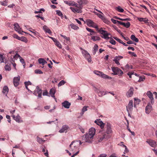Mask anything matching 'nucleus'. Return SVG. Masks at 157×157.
Returning a JSON list of instances; mask_svg holds the SVG:
<instances>
[{"label": "nucleus", "instance_id": "dca6fc26", "mask_svg": "<svg viewBox=\"0 0 157 157\" xmlns=\"http://www.w3.org/2000/svg\"><path fill=\"white\" fill-rule=\"evenodd\" d=\"M134 89L132 87H131L130 89L126 93V96L127 97L129 98L132 96L133 94Z\"/></svg>", "mask_w": 157, "mask_h": 157}, {"label": "nucleus", "instance_id": "473e14b6", "mask_svg": "<svg viewBox=\"0 0 157 157\" xmlns=\"http://www.w3.org/2000/svg\"><path fill=\"white\" fill-rule=\"evenodd\" d=\"M131 39L133 41H135L136 42H139L138 39L136 38L135 36L134 35H132L131 36Z\"/></svg>", "mask_w": 157, "mask_h": 157}, {"label": "nucleus", "instance_id": "c756f323", "mask_svg": "<svg viewBox=\"0 0 157 157\" xmlns=\"http://www.w3.org/2000/svg\"><path fill=\"white\" fill-rule=\"evenodd\" d=\"M86 0H78L77 2L79 4V6H82L83 4H86Z\"/></svg>", "mask_w": 157, "mask_h": 157}, {"label": "nucleus", "instance_id": "20e7f679", "mask_svg": "<svg viewBox=\"0 0 157 157\" xmlns=\"http://www.w3.org/2000/svg\"><path fill=\"white\" fill-rule=\"evenodd\" d=\"M112 70L114 72V75H121L123 74V72L117 67H112Z\"/></svg>", "mask_w": 157, "mask_h": 157}, {"label": "nucleus", "instance_id": "2f4dec72", "mask_svg": "<svg viewBox=\"0 0 157 157\" xmlns=\"http://www.w3.org/2000/svg\"><path fill=\"white\" fill-rule=\"evenodd\" d=\"M86 57L87 59L89 62H90L91 61V57L90 55L87 52L86 53Z\"/></svg>", "mask_w": 157, "mask_h": 157}, {"label": "nucleus", "instance_id": "b1692460", "mask_svg": "<svg viewBox=\"0 0 157 157\" xmlns=\"http://www.w3.org/2000/svg\"><path fill=\"white\" fill-rule=\"evenodd\" d=\"M43 29L46 33H47L49 34L52 33L51 31L49 28L46 25H44L43 26Z\"/></svg>", "mask_w": 157, "mask_h": 157}, {"label": "nucleus", "instance_id": "c03bdc74", "mask_svg": "<svg viewBox=\"0 0 157 157\" xmlns=\"http://www.w3.org/2000/svg\"><path fill=\"white\" fill-rule=\"evenodd\" d=\"M65 82L64 80L61 81L58 84V86H60L64 85L65 83Z\"/></svg>", "mask_w": 157, "mask_h": 157}, {"label": "nucleus", "instance_id": "bb28decb", "mask_svg": "<svg viewBox=\"0 0 157 157\" xmlns=\"http://www.w3.org/2000/svg\"><path fill=\"white\" fill-rule=\"evenodd\" d=\"M91 39L92 40L94 41H96L97 40H100L101 38L97 36H91Z\"/></svg>", "mask_w": 157, "mask_h": 157}, {"label": "nucleus", "instance_id": "0e129e2a", "mask_svg": "<svg viewBox=\"0 0 157 157\" xmlns=\"http://www.w3.org/2000/svg\"><path fill=\"white\" fill-rule=\"evenodd\" d=\"M128 53L129 54L131 55L132 54H133V56L135 57H136L137 56L136 55L134 52H129Z\"/></svg>", "mask_w": 157, "mask_h": 157}, {"label": "nucleus", "instance_id": "2eb2a0df", "mask_svg": "<svg viewBox=\"0 0 157 157\" xmlns=\"http://www.w3.org/2000/svg\"><path fill=\"white\" fill-rule=\"evenodd\" d=\"M149 144L152 147H155L157 146L156 142L155 140H149L147 141Z\"/></svg>", "mask_w": 157, "mask_h": 157}, {"label": "nucleus", "instance_id": "5fc2aeb1", "mask_svg": "<svg viewBox=\"0 0 157 157\" xmlns=\"http://www.w3.org/2000/svg\"><path fill=\"white\" fill-rule=\"evenodd\" d=\"M0 4L1 5L3 6H7V2L6 1L4 2H1Z\"/></svg>", "mask_w": 157, "mask_h": 157}, {"label": "nucleus", "instance_id": "cd10ccee", "mask_svg": "<svg viewBox=\"0 0 157 157\" xmlns=\"http://www.w3.org/2000/svg\"><path fill=\"white\" fill-rule=\"evenodd\" d=\"M65 3L69 6H73L74 1H64Z\"/></svg>", "mask_w": 157, "mask_h": 157}, {"label": "nucleus", "instance_id": "e433bc0d", "mask_svg": "<svg viewBox=\"0 0 157 157\" xmlns=\"http://www.w3.org/2000/svg\"><path fill=\"white\" fill-rule=\"evenodd\" d=\"M102 20L105 23L108 25L109 24L111 23L110 22L109 20H108L105 17L103 18Z\"/></svg>", "mask_w": 157, "mask_h": 157}, {"label": "nucleus", "instance_id": "79ce46f5", "mask_svg": "<svg viewBox=\"0 0 157 157\" xmlns=\"http://www.w3.org/2000/svg\"><path fill=\"white\" fill-rule=\"evenodd\" d=\"M20 62L22 64H23L24 67H25V64L24 59H22L21 57H20Z\"/></svg>", "mask_w": 157, "mask_h": 157}, {"label": "nucleus", "instance_id": "680f3d73", "mask_svg": "<svg viewBox=\"0 0 157 157\" xmlns=\"http://www.w3.org/2000/svg\"><path fill=\"white\" fill-rule=\"evenodd\" d=\"M79 128L82 133H84L85 132L84 129L82 127L80 126Z\"/></svg>", "mask_w": 157, "mask_h": 157}, {"label": "nucleus", "instance_id": "ddd939ff", "mask_svg": "<svg viewBox=\"0 0 157 157\" xmlns=\"http://www.w3.org/2000/svg\"><path fill=\"white\" fill-rule=\"evenodd\" d=\"M20 80V77L18 76L17 77H15L13 79V83L15 86H17L19 83Z\"/></svg>", "mask_w": 157, "mask_h": 157}, {"label": "nucleus", "instance_id": "052dcab7", "mask_svg": "<svg viewBox=\"0 0 157 157\" xmlns=\"http://www.w3.org/2000/svg\"><path fill=\"white\" fill-rule=\"evenodd\" d=\"M87 107H88V106H84L82 109V112H84L85 111H87Z\"/></svg>", "mask_w": 157, "mask_h": 157}, {"label": "nucleus", "instance_id": "412c9836", "mask_svg": "<svg viewBox=\"0 0 157 157\" xmlns=\"http://www.w3.org/2000/svg\"><path fill=\"white\" fill-rule=\"evenodd\" d=\"M118 24L123 25L126 28H128L130 26V23L129 22H127L126 23H125L121 21H118Z\"/></svg>", "mask_w": 157, "mask_h": 157}, {"label": "nucleus", "instance_id": "f257e3e1", "mask_svg": "<svg viewBox=\"0 0 157 157\" xmlns=\"http://www.w3.org/2000/svg\"><path fill=\"white\" fill-rule=\"evenodd\" d=\"M86 22L87 25L89 27L96 29L98 32L102 35L101 36L102 38L106 40L110 38L108 36L110 35V34L108 33L107 31L103 30L102 28L99 29L97 25L92 21L90 19H87L86 21Z\"/></svg>", "mask_w": 157, "mask_h": 157}, {"label": "nucleus", "instance_id": "423d86ee", "mask_svg": "<svg viewBox=\"0 0 157 157\" xmlns=\"http://www.w3.org/2000/svg\"><path fill=\"white\" fill-rule=\"evenodd\" d=\"M82 6H79V7H77L76 8H75L72 7H70V9L74 13H75L76 12L78 13H81L82 12Z\"/></svg>", "mask_w": 157, "mask_h": 157}, {"label": "nucleus", "instance_id": "e2e57ef3", "mask_svg": "<svg viewBox=\"0 0 157 157\" xmlns=\"http://www.w3.org/2000/svg\"><path fill=\"white\" fill-rule=\"evenodd\" d=\"M120 20L122 21H130L131 19L130 18H125V19H122L121 18Z\"/></svg>", "mask_w": 157, "mask_h": 157}, {"label": "nucleus", "instance_id": "9b49d317", "mask_svg": "<svg viewBox=\"0 0 157 157\" xmlns=\"http://www.w3.org/2000/svg\"><path fill=\"white\" fill-rule=\"evenodd\" d=\"M146 94L151 100V104L152 105L154 103V100L152 94L150 91H148Z\"/></svg>", "mask_w": 157, "mask_h": 157}, {"label": "nucleus", "instance_id": "ea45409f", "mask_svg": "<svg viewBox=\"0 0 157 157\" xmlns=\"http://www.w3.org/2000/svg\"><path fill=\"white\" fill-rule=\"evenodd\" d=\"M37 141L40 144H42L44 142L45 140H44L42 138L37 137Z\"/></svg>", "mask_w": 157, "mask_h": 157}, {"label": "nucleus", "instance_id": "09e8293b", "mask_svg": "<svg viewBox=\"0 0 157 157\" xmlns=\"http://www.w3.org/2000/svg\"><path fill=\"white\" fill-rule=\"evenodd\" d=\"M56 45L59 48H61L62 46L60 43L57 41L55 43Z\"/></svg>", "mask_w": 157, "mask_h": 157}, {"label": "nucleus", "instance_id": "49530a36", "mask_svg": "<svg viewBox=\"0 0 157 157\" xmlns=\"http://www.w3.org/2000/svg\"><path fill=\"white\" fill-rule=\"evenodd\" d=\"M86 30L89 32H90L91 33H96L94 32L93 30L91 29L88 28V27L86 28Z\"/></svg>", "mask_w": 157, "mask_h": 157}, {"label": "nucleus", "instance_id": "6e6d98bb", "mask_svg": "<svg viewBox=\"0 0 157 157\" xmlns=\"http://www.w3.org/2000/svg\"><path fill=\"white\" fill-rule=\"evenodd\" d=\"M113 38L116 40L118 42L120 43H122V41L121 40L118 38L116 37H113Z\"/></svg>", "mask_w": 157, "mask_h": 157}, {"label": "nucleus", "instance_id": "c85d7f7f", "mask_svg": "<svg viewBox=\"0 0 157 157\" xmlns=\"http://www.w3.org/2000/svg\"><path fill=\"white\" fill-rule=\"evenodd\" d=\"M55 93V90L54 89H51L49 92L51 96L53 98H55V96H54Z\"/></svg>", "mask_w": 157, "mask_h": 157}, {"label": "nucleus", "instance_id": "0eeeda50", "mask_svg": "<svg viewBox=\"0 0 157 157\" xmlns=\"http://www.w3.org/2000/svg\"><path fill=\"white\" fill-rule=\"evenodd\" d=\"M42 90L40 89L38 86H37L36 88L34 91V94L35 95H37L38 94V97L39 98H41L42 96Z\"/></svg>", "mask_w": 157, "mask_h": 157}, {"label": "nucleus", "instance_id": "603ef678", "mask_svg": "<svg viewBox=\"0 0 157 157\" xmlns=\"http://www.w3.org/2000/svg\"><path fill=\"white\" fill-rule=\"evenodd\" d=\"M123 58V57L122 56H116L114 59V60H116L118 61L120 60L121 59H122Z\"/></svg>", "mask_w": 157, "mask_h": 157}, {"label": "nucleus", "instance_id": "a19ab883", "mask_svg": "<svg viewBox=\"0 0 157 157\" xmlns=\"http://www.w3.org/2000/svg\"><path fill=\"white\" fill-rule=\"evenodd\" d=\"M5 68L6 70V71H9L11 69L10 64L9 65H8V64H6Z\"/></svg>", "mask_w": 157, "mask_h": 157}, {"label": "nucleus", "instance_id": "37998d69", "mask_svg": "<svg viewBox=\"0 0 157 157\" xmlns=\"http://www.w3.org/2000/svg\"><path fill=\"white\" fill-rule=\"evenodd\" d=\"M4 57L2 55L0 54V63L4 62Z\"/></svg>", "mask_w": 157, "mask_h": 157}, {"label": "nucleus", "instance_id": "6ab92c4d", "mask_svg": "<svg viewBox=\"0 0 157 157\" xmlns=\"http://www.w3.org/2000/svg\"><path fill=\"white\" fill-rule=\"evenodd\" d=\"M62 106L65 108L68 109L71 105V103L67 101H66L62 103Z\"/></svg>", "mask_w": 157, "mask_h": 157}, {"label": "nucleus", "instance_id": "9d476101", "mask_svg": "<svg viewBox=\"0 0 157 157\" xmlns=\"http://www.w3.org/2000/svg\"><path fill=\"white\" fill-rule=\"evenodd\" d=\"M14 28L15 30L16 31L18 32V33L21 34L22 32H24L22 30V29L20 28V26L18 23H15L14 24Z\"/></svg>", "mask_w": 157, "mask_h": 157}, {"label": "nucleus", "instance_id": "f3484780", "mask_svg": "<svg viewBox=\"0 0 157 157\" xmlns=\"http://www.w3.org/2000/svg\"><path fill=\"white\" fill-rule=\"evenodd\" d=\"M152 106L151 105L150 103H148L147 105L145 108V112L146 113L148 114L151 112L152 110Z\"/></svg>", "mask_w": 157, "mask_h": 157}, {"label": "nucleus", "instance_id": "5701e85b", "mask_svg": "<svg viewBox=\"0 0 157 157\" xmlns=\"http://www.w3.org/2000/svg\"><path fill=\"white\" fill-rule=\"evenodd\" d=\"M25 27H26L27 29H29V30L30 32L33 33L35 35H36L38 34V33L36 31H35V30L32 29L31 28H29V27L28 25H25Z\"/></svg>", "mask_w": 157, "mask_h": 157}, {"label": "nucleus", "instance_id": "8fccbe9b", "mask_svg": "<svg viewBox=\"0 0 157 157\" xmlns=\"http://www.w3.org/2000/svg\"><path fill=\"white\" fill-rule=\"evenodd\" d=\"M109 42L111 43V44L113 45H115L116 43V41L112 39H110L109 41Z\"/></svg>", "mask_w": 157, "mask_h": 157}, {"label": "nucleus", "instance_id": "f03ea898", "mask_svg": "<svg viewBox=\"0 0 157 157\" xmlns=\"http://www.w3.org/2000/svg\"><path fill=\"white\" fill-rule=\"evenodd\" d=\"M96 130L95 128H92L90 129L88 133H86L84 138L85 141L91 143L93 140V137L95 134Z\"/></svg>", "mask_w": 157, "mask_h": 157}, {"label": "nucleus", "instance_id": "864d4df0", "mask_svg": "<svg viewBox=\"0 0 157 157\" xmlns=\"http://www.w3.org/2000/svg\"><path fill=\"white\" fill-rule=\"evenodd\" d=\"M123 147H125V150L124 151V154H125V152L126 153H128V152L129 151L128 150L127 147L124 145H123Z\"/></svg>", "mask_w": 157, "mask_h": 157}, {"label": "nucleus", "instance_id": "bf43d9fd", "mask_svg": "<svg viewBox=\"0 0 157 157\" xmlns=\"http://www.w3.org/2000/svg\"><path fill=\"white\" fill-rule=\"evenodd\" d=\"M137 20L140 22H142L144 21V18L143 17H138Z\"/></svg>", "mask_w": 157, "mask_h": 157}, {"label": "nucleus", "instance_id": "7c9ffc66", "mask_svg": "<svg viewBox=\"0 0 157 157\" xmlns=\"http://www.w3.org/2000/svg\"><path fill=\"white\" fill-rule=\"evenodd\" d=\"M9 89L8 87L7 86H5L4 87L2 92L4 94H7L8 92Z\"/></svg>", "mask_w": 157, "mask_h": 157}, {"label": "nucleus", "instance_id": "de8ad7c7", "mask_svg": "<svg viewBox=\"0 0 157 157\" xmlns=\"http://www.w3.org/2000/svg\"><path fill=\"white\" fill-rule=\"evenodd\" d=\"M35 73L36 74H43V73L42 72V71L39 69L36 70L35 71Z\"/></svg>", "mask_w": 157, "mask_h": 157}, {"label": "nucleus", "instance_id": "f704fd0d", "mask_svg": "<svg viewBox=\"0 0 157 157\" xmlns=\"http://www.w3.org/2000/svg\"><path fill=\"white\" fill-rule=\"evenodd\" d=\"M13 59L12 58H11L12 61L13 62H14V61L15 59L17 60L18 59V58H19V59H20V57L21 56L18 54H16L14 56H13Z\"/></svg>", "mask_w": 157, "mask_h": 157}, {"label": "nucleus", "instance_id": "39448f33", "mask_svg": "<svg viewBox=\"0 0 157 157\" xmlns=\"http://www.w3.org/2000/svg\"><path fill=\"white\" fill-rule=\"evenodd\" d=\"M94 72L95 74L98 75L100 76L103 78H107L109 79L111 78V77H110L104 74L102 72L98 71L95 70L94 71Z\"/></svg>", "mask_w": 157, "mask_h": 157}, {"label": "nucleus", "instance_id": "aec40b11", "mask_svg": "<svg viewBox=\"0 0 157 157\" xmlns=\"http://www.w3.org/2000/svg\"><path fill=\"white\" fill-rule=\"evenodd\" d=\"M98 94L99 96L102 97L103 95H105L107 94L106 92L102 91L99 89L96 88L95 90Z\"/></svg>", "mask_w": 157, "mask_h": 157}, {"label": "nucleus", "instance_id": "4be33fe9", "mask_svg": "<svg viewBox=\"0 0 157 157\" xmlns=\"http://www.w3.org/2000/svg\"><path fill=\"white\" fill-rule=\"evenodd\" d=\"M12 117L13 118L18 122H22V121L21 119V117L19 115H17L15 117L14 115H13Z\"/></svg>", "mask_w": 157, "mask_h": 157}, {"label": "nucleus", "instance_id": "a878e982", "mask_svg": "<svg viewBox=\"0 0 157 157\" xmlns=\"http://www.w3.org/2000/svg\"><path fill=\"white\" fill-rule=\"evenodd\" d=\"M38 62L40 64H42L43 65L47 63L44 59L43 58H39L38 60Z\"/></svg>", "mask_w": 157, "mask_h": 157}, {"label": "nucleus", "instance_id": "4d7b16f0", "mask_svg": "<svg viewBox=\"0 0 157 157\" xmlns=\"http://www.w3.org/2000/svg\"><path fill=\"white\" fill-rule=\"evenodd\" d=\"M111 20L112 22L114 24H116L117 23H118V21H119L115 20L113 18L111 19Z\"/></svg>", "mask_w": 157, "mask_h": 157}, {"label": "nucleus", "instance_id": "774afa93", "mask_svg": "<svg viewBox=\"0 0 157 157\" xmlns=\"http://www.w3.org/2000/svg\"><path fill=\"white\" fill-rule=\"evenodd\" d=\"M107 155L105 154H102L100 155L98 157H106Z\"/></svg>", "mask_w": 157, "mask_h": 157}, {"label": "nucleus", "instance_id": "c9c22d12", "mask_svg": "<svg viewBox=\"0 0 157 157\" xmlns=\"http://www.w3.org/2000/svg\"><path fill=\"white\" fill-rule=\"evenodd\" d=\"M70 26L72 29L75 30H76L79 29V28L78 26L73 23L71 24Z\"/></svg>", "mask_w": 157, "mask_h": 157}, {"label": "nucleus", "instance_id": "72a5a7b5", "mask_svg": "<svg viewBox=\"0 0 157 157\" xmlns=\"http://www.w3.org/2000/svg\"><path fill=\"white\" fill-rule=\"evenodd\" d=\"M19 40H21L22 41L24 42L25 43H27L28 41L27 39L24 36H22L21 37H20Z\"/></svg>", "mask_w": 157, "mask_h": 157}, {"label": "nucleus", "instance_id": "a211bd4d", "mask_svg": "<svg viewBox=\"0 0 157 157\" xmlns=\"http://www.w3.org/2000/svg\"><path fill=\"white\" fill-rule=\"evenodd\" d=\"M69 128V127L67 125H63L61 129L59 130V132L60 133H63L64 132H66L67 131V130H68Z\"/></svg>", "mask_w": 157, "mask_h": 157}, {"label": "nucleus", "instance_id": "13d9d810", "mask_svg": "<svg viewBox=\"0 0 157 157\" xmlns=\"http://www.w3.org/2000/svg\"><path fill=\"white\" fill-rule=\"evenodd\" d=\"M13 38H16L17 39H18V40H19V38H20V37L19 36L17 35L16 34H13Z\"/></svg>", "mask_w": 157, "mask_h": 157}, {"label": "nucleus", "instance_id": "338daca9", "mask_svg": "<svg viewBox=\"0 0 157 157\" xmlns=\"http://www.w3.org/2000/svg\"><path fill=\"white\" fill-rule=\"evenodd\" d=\"M149 20L147 18H144V21L145 24H147V23H148V21Z\"/></svg>", "mask_w": 157, "mask_h": 157}, {"label": "nucleus", "instance_id": "4c0bfd02", "mask_svg": "<svg viewBox=\"0 0 157 157\" xmlns=\"http://www.w3.org/2000/svg\"><path fill=\"white\" fill-rule=\"evenodd\" d=\"M25 87L26 89L29 91V89L28 88V86L29 85H31V83L30 81L26 82H25Z\"/></svg>", "mask_w": 157, "mask_h": 157}, {"label": "nucleus", "instance_id": "1a4fd4ad", "mask_svg": "<svg viewBox=\"0 0 157 157\" xmlns=\"http://www.w3.org/2000/svg\"><path fill=\"white\" fill-rule=\"evenodd\" d=\"M106 132L105 133H106V135H109V134L112 133V132L110 124L107 123L106 125Z\"/></svg>", "mask_w": 157, "mask_h": 157}, {"label": "nucleus", "instance_id": "6e6552de", "mask_svg": "<svg viewBox=\"0 0 157 157\" xmlns=\"http://www.w3.org/2000/svg\"><path fill=\"white\" fill-rule=\"evenodd\" d=\"M110 136L109 135H106L105 133L101 136H100L98 138V140L99 142H101L103 140H105L109 138Z\"/></svg>", "mask_w": 157, "mask_h": 157}, {"label": "nucleus", "instance_id": "f8f14e48", "mask_svg": "<svg viewBox=\"0 0 157 157\" xmlns=\"http://www.w3.org/2000/svg\"><path fill=\"white\" fill-rule=\"evenodd\" d=\"M133 107V101L132 100H131L129 101L128 105L126 106L127 111L129 112V111H132Z\"/></svg>", "mask_w": 157, "mask_h": 157}, {"label": "nucleus", "instance_id": "69168bd1", "mask_svg": "<svg viewBox=\"0 0 157 157\" xmlns=\"http://www.w3.org/2000/svg\"><path fill=\"white\" fill-rule=\"evenodd\" d=\"M128 53L129 54L131 55L132 54H133V56L135 57H136L137 56L136 55L134 52H129Z\"/></svg>", "mask_w": 157, "mask_h": 157}, {"label": "nucleus", "instance_id": "393cba45", "mask_svg": "<svg viewBox=\"0 0 157 157\" xmlns=\"http://www.w3.org/2000/svg\"><path fill=\"white\" fill-rule=\"evenodd\" d=\"M98 46L97 44H95L93 48V53L94 55H95L96 52L98 50Z\"/></svg>", "mask_w": 157, "mask_h": 157}, {"label": "nucleus", "instance_id": "58836bf2", "mask_svg": "<svg viewBox=\"0 0 157 157\" xmlns=\"http://www.w3.org/2000/svg\"><path fill=\"white\" fill-rule=\"evenodd\" d=\"M116 9L117 11L120 12H123L124 11V10L121 8L120 6H118L117 7H116Z\"/></svg>", "mask_w": 157, "mask_h": 157}, {"label": "nucleus", "instance_id": "4468645a", "mask_svg": "<svg viewBox=\"0 0 157 157\" xmlns=\"http://www.w3.org/2000/svg\"><path fill=\"white\" fill-rule=\"evenodd\" d=\"M95 123H96L97 125L100 126V127L101 129L104 128V124L102 121L100 119H97L94 121Z\"/></svg>", "mask_w": 157, "mask_h": 157}, {"label": "nucleus", "instance_id": "a18cd8bd", "mask_svg": "<svg viewBox=\"0 0 157 157\" xmlns=\"http://www.w3.org/2000/svg\"><path fill=\"white\" fill-rule=\"evenodd\" d=\"M145 78L144 76H140L139 78V79L138 80V82H140L141 81H144V80H145Z\"/></svg>", "mask_w": 157, "mask_h": 157}, {"label": "nucleus", "instance_id": "3c124183", "mask_svg": "<svg viewBox=\"0 0 157 157\" xmlns=\"http://www.w3.org/2000/svg\"><path fill=\"white\" fill-rule=\"evenodd\" d=\"M57 13V14L59 16H60L61 17H63V14L62 13V12L59 10H57L56 11Z\"/></svg>", "mask_w": 157, "mask_h": 157}, {"label": "nucleus", "instance_id": "7ed1b4c3", "mask_svg": "<svg viewBox=\"0 0 157 157\" xmlns=\"http://www.w3.org/2000/svg\"><path fill=\"white\" fill-rule=\"evenodd\" d=\"M78 142L77 141H72L69 146V150L75 152L78 150Z\"/></svg>", "mask_w": 157, "mask_h": 157}]
</instances>
